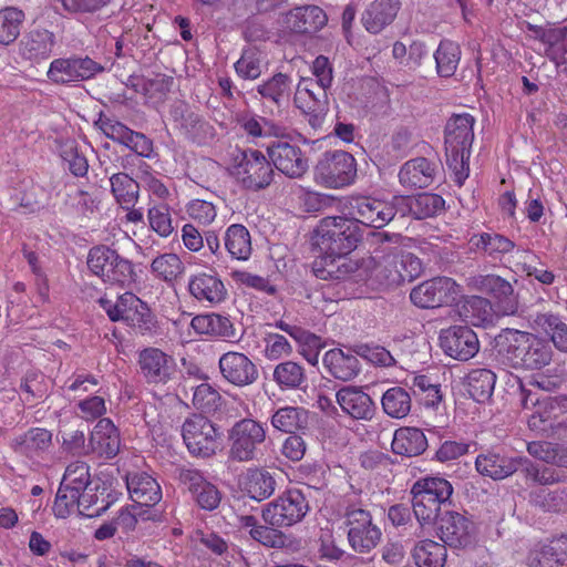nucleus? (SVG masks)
I'll return each mask as SVG.
<instances>
[{
  "label": "nucleus",
  "mask_w": 567,
  "mask_h": 567,
  "mask_svg": "<svg viewBox=\"0 0 567 567\" xmlns=\"http://www.w3.org/2000/svg\"><path fill=\"white\" fill-rule=\"evenodd\" d=\"M534 324L544 331L560 352L567 353V323L551 312H539L534 317Z\"/></svg>",
  "instance_id": "35"
},
{
  "label": "nucleus",
  "mask_w": 567,
  "mask_h": 567,
  "mask_svg": "<svg viewBox=\"0 0 567 567\" xmlns=\"http://www.w3.org/2000/svg\"><path fill=\"white\" fill-rule=\"evenodd\" d=\"M400 9L399 0H374L362 16V22L370 33H379L391 24Z\"/></svg>",
  "instance_id": "29"
},
{
  "label": "nucleus",
  "mask_w": 567,
  "mask_h": 567,
  "mask_svg": "<svg viewBox=\"0 0 567 567\" xmlns=\"http://www.w3.org/2000/svg\"><path fill=\"white\" fill-rule=\"evenodd\" d=\"M316 181L338 189L351 185L357 177L355 158L346 151H328L315 167Z\"/></svg>",
  "instance_id": "10"
},
{
  "label": "nucleus",
  "mask_w": 567,
  "mask_h": 567,
  "mask_svg": "<svg viewBox=\"0 0 567 567\" xmlns=\"http://www.w3.org/2000/svg\"><path fill=\"white\" fill-rule=\"evenodd\" d=\"M452 484L443 477H425L413 484L412 509L422 528L434 526L452 506Z\"/></svg>",
  "instance_id": "5"
},
{
  "label": "nucleus",
  "mask_w": 567,
  "mask_h": 567,
  "mask_svg": "<svg viewBox=\"0 0 567 567\" xmlns=\"http://www.w3.org/2000/svg\"><path fill=\"white\" fill-rule=\"evenodd\" d=\"M221 377L235 386H247L258 379L256 364L244 353L229 351L224 353L218 361Z\"/></svg>",
  "instance_id": "20"
},
{
  "label": "nucleus",
  "mask_w": 567,
  "mask_h": 567,
  "mask_svg": "<svg viewBox=\"0 0 567 567\" xmlns=\"http://www.w3.org/2000/svg\"><path fill=\"white\" fill-rule=\"evenodd\" d=\"M309 502L300 489H288L262 507L261 516L272 527H290L301 522L309 512Z\"/></svg>",
  "instance_id": "9"
},
{
  "label": "nucleus",
  "mask_w": 567,
  "mask_h": 567,
  "mask_svg": "<svg viewBox=\"0 0 567 567\" xmlns=\"http://www.w3.org/2000/svg\"><path fill=\"white\" fill-rule=\"evenodd\" d=\"M480 474L493 480H503L519 470L516 457H507L496 453L480 454L475 461Z\"/></svg>",
  "instance_id": "31"
},
{
  "label": "nucleus",
  "mask_w": 567,
  "mask_h": 567,
  "mask_svg": "<svg viewBox=\"0 0 567 567\" xmlns=\"http://www.w3.org/2000/svg\"><path fill=\"white\" fill-rule=\"evenodd\" d=\"M440 341L443 351L458 361L472 359L480 350L478 338L467 326H453L442 330Z\"/></svg>",
  "instance_id": "18"
},
{
  "label": "nucleus",
  "mask_w": 567,
  "mask_h": 567,
  "mask_svg": "<svg viewBox=\"0 0 567 567\" xmlns=\"http://www.w3.org/2000/svg\"><path fill=\"white\" fill-rule=\"evenodd\" d=\"M125 322L135 328L141 334L152 333L156 328L155 317L152 315L147 305L138 297L131 313L126 316Z\"/></svg>",
  "instance_id": "51"
},
{
  "label": "nucleus",
  "mask_w": 567,
  "mask_h": 567,
  "mask_svg": "<svg viewBox=\"0 0 567 567\" xmlns=\"http://www.w3.org/2000/svg\"><path fill=\"white\" fill-rule=\"evenodd\" d=\"M315 231V245L322 254V259L313 265L316 277L323 280L355 279L357 264L343 257L358 247L363 238V228L349 215L328 216L320 220Z\"/></svg>",
  "instance_id": "1"
},
{
  "label": "nucleus",
  "mask_w": 567,
  "mask_h": 567,
  "mask_svg": "<svg viewBox=\"0 0 567 567\" xmlns=\"http://www.w3.org/2000/svg\"><path fill=\"white\" fill-rule=\"evenodd\" d=\"M87 267L104 282L122 288L130 287L136 280L133 264L109 246L92 247L87 255Z\"/></svg>",
  "instance_id": "7"
},
{
  "label": "nucleus",
  "mask_w": 567,
  "mask_h": 567,
  "mask_svg": "<svg viewBox=\"0 0 567 567\" xmlns=\"http://www.w3.org/2000/svg\"><path fill=\"white\" fill-rule=\"evenodd\" d=\"M381 404L385 414L393 419H402L410 413L412 399L404 388L393 386L383 393Z\"/></svg>",
  "instance_id": "45"
},
{
  "label": "nucleus",
  "mask_w": 567,
  "mask_h": 567,
  "mask_svg": "<svg viewBox=\"0 0 567 567\" xmlns=\"http://www.w3.org/2000/svg\"><path fill=\"white\" fill-rule=\"evenodd\" d=\"M87 446L99 457L110 460L117 455L121 446L120 433L110 419H100L90 435Z\"/></svg>",
  "instance_id": "24"
},
{
  "label": "nucleus",
  "mask_w": 567,
  "mask_h": 567,
  "mask_svg": "<svg viewBox=\"0 0 567 567\" xmlns=\"http://www.w3.org/2000/svg\"><path fill=\"white\" fill-rule=\"evenodd\" d=\"M461 48L451 40H442L434 53L437 74L442 78H451L454 75L460 60Z\"/></svg>",
  "instance_id": "43"
},
{
  "label": "nucleus",
  "mask_w": 567,
  "mask_h": 567,
  "mask_svg": "<svg viewBox=\"0 0 567 567\" xmlns=\"http://www.w3.org/2000/svg\"><path fill=\"white\" fill-rule=\"evenodd\" d=\"M148 221L151 228L161 237H168L174 230L169 208L166 205L150 208Z\"/></svg>",
  "instance_id": "61"
},
{
  "label": "nucleus",
  "mask_w": 567,
  "mask_h": 567,
  "mask_svg": "<svg viewBox=\"0 0 567 567\" xmlns=\"http://www.w3.org/2000/svg\"><path fill=\"white\" fill-rule=\"evenodd\" d=\"M237 74L245 80H256L262 73V56L256 48L244 50L240 59L235 63Z\"/></svg>",
  "instance_id": "52"
},
{
  "label": "nucleus",
  "mask_w": 567,
  "mask_h": 567,
  "mask_svg": "<svg viewBox=\"0 0 567 567\" xmlns=\"http://www.w3.org/2000/svg\"><path fill=\"white\" fill-rule=\"evenodd\" d=\"M327 21V14L320 7L309 4L286 12L280 25L285 32L311 35L321 30Z\"/></svg>",
  "instance_id": "19"
},
{
  "label": "nucleus",
  "mask_w": 567,
  "mask_h": 567,
  "mask_svg": "<svg viewBox=\"0 0 567 567\" xmlns=\"http://www.w3.org/2000/svg\"><path fill=\"white\" fill-rule=\"evenodd\" d=\"M184 443L194 456L210 457L216 454L221 437L220 429L202 414L187 417L182 426Z\"/></svg>",
  "instance_id": "11"
},
{
  "label": "nucleus",
  "mask_w": 567,
  "mask_h": 567,
  "mask_svg": "<svg viewBox=\"0 0 567 567\" xmlns=\"http://www.w3.org/2000/svg\"><path fill=\"white\" fill-rule=\"evenodd\" d=\"M177 478L192 494L197 505L205 511L216 509L221 501V493L216 485L207 481L204 474L196 468L181 467Z\"/></svg>",
  "instance_id": "16"
},
{
  "label": "nucleus",
  "mask_w": 567,
  "mask_h": 567,
  "mask_svg": "<svg viewBox=\"0 0 567 567\" xmlns=\"http://www.w3.org/2000/svg\"><path fill=\"white\" fill-rule=\"evenodd\" d=\"M412 556L419 567H444L447 557L446 545L424 539L414 546Z\"/></svg>",
  "instance_id": "39"
},
{
  "label": "nucleus",
  "mask_w": 567,
  "mask_h": 567,
  "mask_svg": "<svg viewBox=\"0 0 567 567\" xmlns=\"http://www.w3.org/2000/svg\"><path fill=\"white\" fill-rule=\"evenodd\" d=\"M391 447L394 454L414 457L426 450L427 440L420 429L400 427L394 432Z\"/></svg>",
  "instance_id": "32"
},
{
  "label": "nucleus",
  "mask_w": 567,
  "mask_h": 567,
  "mask_svg": "<svg viewBox=\"0 0 567 567\" xmlns=\"http://www.w3.org/2000/svg\"><path fill=\"white\" fill-rule=\"evenodd\" d=\"M276 480L272 474L264 468L249 470L246 475L245 491L258 502L270 497L276 489Z\"/></svg>",
  "instance_id": "40"
},
{
  "label": "nucleus",
  "mask_w": 567,
  "mask_h": 567,
  "mask_svg": "<svg viewBox=\"0 0 567 567\" xmlns=\"http://www.w3.org/2000/svg\"><path fill=\"white\" fill-rule=\"evenodd\" d=\"M247 136L257 137H281L285 135V127L262 116H243L238 121Z\"/></svg>",
  "instance_id": "46"
},
{
  "label": "nucleus",
  "mask_w": 567,
  "mask_h": 567,
  "mask_svg": "<svg viewBox=\"0 0 567 567\" xmlns=\"http://www.w3.org/2000/svg\"><path fill=\"white\" fill-rule=\"evenodd\" d=\"M471 285L482 293L489 295L499 302H505L507 311L516 310L514 288L504 278L496 275H480L471 279Z\"/></svg>",
  "instance_id": "30"
},
{
  "label": "nucleus",
  "mask_w": 567,
  "mask_h": 567,
  "mask_svg": "<svg viewBox=\"0 0 567 567\" xmlns=\"http://www.w3.org/2000/svg\"><path fill=\"white\" fill-rule=\"evenodd\" d=\"M435 525L440 539L450 547L464 548L473 543L474 523L451 507L445 509Z\"/></svg>",
  "instance_id": "15"
},
{
  "label": "nucleus",
  "mask_w": 567,
  "mask_h": 567,
  "mask_svg": "<svg viewBox=\"0 0 567 567\" xmlns=\"http://www.w3.org/2000/svg\"><path fill=\"white\" fill-rule=\"evenodd\" d=\"M545 44L546 56L557 65L567 62V24L551 28V32Z\"/></svg>",
  "instance_id": "53"
},
{
  "label": "nucleus",
  "mask_w": 567,
  "mask_h": 567,
  "mask_svg": "<svg viewBox=\"0 0 567 567\" xmlns=\"http://www.w3.org/2000/svg\"><path fill=\"white\" fill-rule=\"evenodd\" d=\"M265 354L269 360H278L292 353L289 341L279 333L268 332L265 337Z\"/></svg>",
  "instance_id": "63"
},
{
  "label": "nucleus",
  "mask_w": 567,
  "mask_h": 567,
  "mask_svg": "<svg viewBox=\"0 0 567 567\" xmlns=\"http://www.w3.org/2000/svg\"><path fill=\"white\" fill-rule=\"evenodd\" d=\"M533 503L545 512H566L567 511V487L555 491H540L533 495Z\"/></svg>",
  "instance_id": "55"
},
{
  "label": "nucleus",
  "mask_w": 567,
  "mask_h": 567,
  "mask_svg": "<svg viewBox=\"0 0 567 567\" xmlns=\"http://www.w3.org/2000/svg\"><path fill=\"white\" fill-rule=\"evenodd\" d=\"M440 165L426 157H415L405 162L399 172L401 185L409 189L431 186L440 174Z\"/></svg>",
  "instance_id": "22"
},
{
  "label": "nucleus",
  "mask_w": 567,
  "mask_h": 567,
  "mask_svg": "<svg viewBox=\"0 0 567 567\" xmlns=\"http://www.w3.org/2000/svg\"><path fill=\"white\" fill-rule=\"evenodd\" d=\"M278 528L270 525H259L257 528L249 529V535L267 547L281 548L286 544V536Z\"/></svg>",
  "instance_id": "62"
},
{
  "label": "nucleus",
  "mask_w": 567,
  "mask_h": 567,
  "mask_svg": "<svg viewBox=\"0 0 567 567\" xmlns=\"http://www.w3.org/2000/svg\"><path fill=\"white\" fill-rule=\"evenodd\" d=\"M111 190L123 209L134 207L138 199L140 186L125 173L113 174L110 178Z\"/></svg>",
  "instance_id": "42"
},
{
  "label": "nucleus",
  "mask_w": 567,
  "mask_h": 567,
  "mask_svg": "<svg viewBox=\"0 0 567 567\" xmlns=\"http://www.w3.org/2000/svg\"><path fill=\"white\" fill-rule=\"evenodd\" d=\"M348 215L359 226L382 228L395 216L389 202L372 196H351L347 202Z\"/></svg>",
  "instance_id": "12"
},
{
  "label": "nucleus",
  "mask_w": 567,
  "mask_h": 567,
  "mask_svg": "<svg viewBox=\"0 0 567 567\" xmlns=\"http://www.w3.org/2000/svg\"><path fill=\"white\" fill-rule=\"evenodd\" d=\"M322 363L329 375L343 382L353 380L361 371L359 359L350 350L344 351L340 348L327 351Z\"/></svg>",
  "instance_id": "26"
},
{
  "label": "nucleus",
  "mask_w": 567,
  "mask_h": 567,
  "mask_svg": "<svg viewBox=\"0 0 567 567\" xmlns=\"http://www.w3.org/2000/svg\"><path fill=\"white\" fill-rule=\"evenodd\" d=\"M338 522L350 548L358 554H369L381 542L382 532L361 501L347 496L339 505Z\"/></svg>",
  "instance_id": "3"
},
{
  "label": "nucleus",
  "mask_w": 567,
  "mask_h": 567,
  "mask_svg": "<svg viewBox=\"0 0 567 567\" xmlns=\"http://www.w3.org/2000/svg\"><path fill=\"white\" fill-rule=\"evenodd\" d=\"M458 285L449 277L425 280L411 290L410 299L419 308L429 309L449 305L456 299Z\"/></svg>",
  "instance_id": "14"
},
{
  "label": "nucleus",
  "mask_w": 567,
  "mask_h": 567,
  "mask_svg": "<svg viewBox=\"0 0 567 567\" xmlns=\"http://www.w3.org/2000/svg\"><path fill=\"white\" fill-rule=\"evenodd\" d=\"M412 216L415 219L434 217L444 209V199L437 194L423 193L413 198Z\"/></svg>",
  "instance_id": "50"
},
{
  "label": "nucleus",
  "mask_w": 567,
  "mask_h": 567,
  "mask_svg": "<svg viewBox=\"0 0 567 567\" xmlns=\"http://www.w3.org/2000/svg\"><path fill=\"white\" fill-rule=\"evenodd\" d=\"M532 567H567V536L551 540L530 556Z\"/></svg>",
  "instance_id": "33"
},
{
  "label": "nucleus",
  "mask_w": 567,
  "mask_h": 567,
  "mask_svg": "<svg viewBox=\"0 0 567 567\" xmlns=\"http://www.w3.org/2000/svg\"><path fill=\"white\" fill-rule=\"evenodd\" d=\"M496 374L488 369H475L467 375L466 389L478 403L487 402L494 392Z\"/></svg>",
  "instance_id": "37"
},
{
  "label": "nucleus",
  "mask_w": 567,
  "mask_h": 567,
  "mask_svg": "<svg viewBox=\"0 0 567 567\" xmlns=\"http://www.w3.org/2000/svg\"><path fill=\"white\" fill-rule=\"evenodd\" d=\"M221 395L208 383H200L194 389L193 404L196 409L210 412L217 409Z\"/></svg>",
  "instance_id": "60"
},
{
  "label": "nucleus",
  "mask_w": 567,
  "mask_h": 567,
  "mask_svg": "<svg viewBox=\"0 0 567 567\" xmlns=\"http://www.w3.org/2000/svg\"><path fill=\"white\" fill-rule=\"evenodd\" d=\"M56 43L53 32L47 29L29 31L20 43V51L24 59L30 61L48 60Z\"/></svg>",
  "instance_id": "28"
},
{
  "label": "nucleus",
  "mask_w": 567,
  "mask_h": 567,
  "mask_svg": "<svg viewBox=\"0 0 567 567\" xmlns=\"http://www.w3.org/2000/svg\"><path fill=\"white\" fill-rule=\"evenodd\" d=\"M104 71V66L90 56L59 58L50 63L48 79L55 84L85 81Z\"/></svg>",
  "instance_id": "13"
},
{
  "label": "nucleus",
  "mask_w": 567,
  "mask_h": 567,
  "mask_svg": "<svg viewBox=\"0 0 567 567\" xmlns=\"http://www.w3.org/2000/svg\"><path fill=\"white\" fill-rule=\"evenodd\" d=\"M269 162L290 178L301 177L308 169V159L298 145L276 141L266 146Z\"/></svg>",
  "instance_id": "17"
},
{
  "label": "nucleus",
  "mask_w": 567,
  "mask_h": 567,
  "mask_svg": "<svg viewBox=\"0 0 567 567\" xmlns=\"http://www.w3.org/2000/svg\"><path fill=\"white\" fill-rule=\"evenodd\" d=\"M292 80L288 74L278 72L262 84L257 86V92L262 99L281 105L284 101H288L291 94Z\"/></svg>",
  "instance_id": "44"
},
{
  "label": "nucleus",
  "mask_w": 567,
  "mask_h": 567,
  "mask_svg": "<svg viewBox=\"0 0 567 567\" xmlns=\"http://www.w3.org/2000/svg\"><path fill=\"white\" fill-rule=\"evenodd\" d=\"M475 118L468 113L454 114L444 128L446 164L453 172V181L462 186L470 174L471 147L474 141Z\"/></svg>",
  "instance_id": "4"
},
{
  "label": "nucleus",
  "mask_w": 567,
  "mask_h": 567,
  "mask_svg": "<svg viewBox=\"0 0 567 567\" xmlns=\"http://www.w3.org/2000/svg\"><path fill=\"white\" fill-rule=\"evenodd\" d=\"M537 410L540 412V416H544L551 423L553 420L567 412V395H544Z\"/></svg>",
  "instance_id": "64"
},
{
  "label": "nucleus",
  "mask_w": 567,
  "mask_h": 567,
  "mask_svg": "<svg viewBox=\"0 0 567 567\" xmlns=\"http://www.w3.org/2000/svg\"><path fill=\"white\" fill-rule=\"evenodd\" d=\"M182 133L197 144L208 143L215 137V128L198 113L193 116L192 122Z\"/></svg>",
  "instance_id": "59"
},
{
  "label": "nucleus",
  "mask_w": 567,
  "mask_h": 567,
  "mask_svg": "<svg viewBox=\"0 0 567 567\" xmlns=\"http://www.w3.org/2000/svg\"><path fill=\"white\" fill-rule=\"evenodd\" d=\"M231 174L244 188L255 192L268 187L275 175L271 163L257 150H238Z\"/></svg>",
  "instance_id": "8"
},
{
  "label": "nucleus",
  "mask_w": 567,
  "mask_h": 567,
  "mask_svg": "<svg viewBox=\"0 0 567 567\" xmlns=\"http://www.w3.org/2000/svg\"><path fill=\"white\" fill-rule=\"evenodd\" d=\"M471 243L478 251L493 258L499 259L503 255L511 252L515 244L509 238L495 231L474 235Z\"/></svg>",
  "instance_id": "38"
},
{
  "label": "nucleus",
  "mask_w": 567,
  "mask_h": 567,
  "mask_svg": "<svg viewBox=\"0 0 567 567\" xmlns=\"http://www.w3.org/2000/svg\"><path fill=\"white\" fill-rule=\"evenodd\" d=\"M224 247L233 259H249L252 251L249 230L241 224L228 226L224 235Z\"/></svg>",
  "instance_id": "34"
},
{
  "label": "nucleus",
  "mask_w": 567,
  "mask_h": 567,
  "mask_svg": "<svg viewBox=\"0 0 567 567\" xmlns=\"http://www.w3.org/2000/svg\"><path fill=\"white\" fill-rule=\"evenodd\" d=\"M309 423L308 412L299 406H284L271 416V425L281 432L295 434L305 430Z\"/></svg>",
  "instance_id": "36"
},
{
  "label": "nucleus",
  "mask_w": 567,
  "mask_h": 567,
  "mask_svg": "<svg viewBox=\"0 0 567 567\" xmlns=\"http://www.w3.org/2000/svg\"><path fill=\"white\" fill-rule=\"evenodd\" d=\"M494 360L504 368L534 371L551 362L549 343L536 334L515 329H504L494 339Z\"/></svg>",
  "instance_id": "2"
},
{
  "label": "nucleus",
  "mask_w": 567,
  "mask_h": 567,
  "mask_svg": "<svg viewBox=\"0 0 567 567\" xmlns=\"http://www.w3.org/2000/svg\"><path fill=\"white\" fill-rule=\"evenodd\" d=\"M336 399L342 411L355 420H371L374 415V402L359 386L341 388L336 393Z\"/></svg>",
  "instance_id": "25"
},
{
  "label": "nucleus",
  "mask_w": 567,
  "mask_h": 567,
  "mask_svg": "<svg viewBox=\"0 0 567 567\" xmlns=\"http://www.w3.org/2000/svg\"><path fill=\"white\" fill-rule=\"evenodd\" d=\"M152 271L164 281L176 280L185 270V266L176 254H163L151 264Z\"/></svg>",
  "instance_id": "49"
},
{
  "label": "nucleus",
  "mask_w": 567,
  "mask_h": 567,
  "mask_svg": "<svg viewBox=\"0 0 567 567\" xmlns=\"http://www.w3.org/2000/svg\"><path fill=\"white\" fill-rule=\"evenodd\" d=\"M228 460L237 463L257 461L266 442L265 425L251 417L236 421L228 430Z\"/></svg>",
  "instance_id": "6"
},
{
  "label": "nucleus",
  "mask_w": 567,
  "mask_h": 567,
  "mask_svg": "<svg viewBox=\"0 0 567 567\" xmlns=\"http://www.w3.org/2000/svg\"><path fill=\"white\" fill-rule=\"evenodd\" d=\"M141 373L148 383L166 384L176 373V364L169 355L157 348H147L140 352Z\"/></svg>",
  "instance_id": "21"
},
{
  "label": "nucleus",
  "mask_w": 567,
  "mask_h": 567,
  "mask_svg": "<svg viewBox=\"0 0 567 567\" xmlns=\"http://www.w3.org/2000/svg\"><path fill=\"white\" fill-rule=\"evenodd\" d=\"M23 21L24 12L20 9L8 7L0 10V43H13L20 35Z\"/></svg>",
  "instance_id": "47"
},
{
  "label": "nucleus",
  "mask_w": 567,
  "mask_h": 567,
  "mask_svg": "<svg viewBox=\"0 0 567 567\" xmlns=\"http://www.w3.org/2000/svg\"><path fill=\"white\" fill-rule=\"evenodd\" d=\"M79 498L80 492L78 489L66 486L63 487L60 483L53 505L55 516L66 518L74 509L78 511Z\"/></svg>",
  "instance_id": "58"
},
{
  "label": "nucleus",
  "mask_w": 567,
  "mask_h": 567,
  "mask_svg": "<svg viewBox=\"0 0 567 567\" xmlns=\"http://www.w3.org/2000/svg\"><path fill=\"white\" fill-rule=\"evenodd\" d=\"M188 291L198 302L216 306L227 297V289L215 272H198L188 280Z\"/></svg>",
  "instance_id": "23"
},
{
  "label": "nucleus",
  "mask_w": 567,
  "mask_h": 567,
  "mask_svg": "<svg viewBox=\"0 0 567 567\" xmlns=\"http://www.w3.org/2000/svg\"><path fill=\"white\" fill-rule=\"evenodd\" d=\"M137 297L132 292H124L115 302L107 299H101V307L105 310L111 321H125L126 316L132 311V308Z\"/></svg>",
  "instance_id": "56"
},
{
  "label": "nucleus",
  "mask_w": 567,
  "mask_h": 567,
  "mask_svg": "<svg viewBox=\"0 0 567 567\" xmlns=\"http://www.w3.org/2000/svg\"><path fill=\"white\" fill-rule=\"evenodd\" d=\"M126 486L131 499L140 507H152L162 499L159 484L146 473H133L126 476Z\"/></svg>",
  "instance_id": "27"
},
{
  "label": "nucleus",
  "mask_w": 567,
  "mask_h": 567,
  "mask_svg": "<svg viewBox=\"0 0 567 567\" xmlns=\"http://www.w3.org/2000/svg\"><path fill=\"white\" fill-rule=\"evenodd\" d=\"M52 434L45 429H31L23 435L16 437L12 447L16 452L30 454L35 451H43L51 444Z\"/></svg>",
  "instance_id": "48"
},
{
  "label": "nucleus",
  "mask_w": 567,
  "mask_h": 567,
  "mask_svg": "<svg viewBox=\"0 0 567 567\" xmlns=\"http://www.w3.org/2000/svg\"><path fill=\"white\" fill-rule=\"evenodd\" d=\"M324 99L328 101L327 89H320L319 83L315 82L313 79L302 78L295 93V103L297 107L300 105H313L317 104V100Z\"/></svg>",
  "instance_id": "57"
},
{
  "label": "nucleus",
  "mask_w": 567,
  "mask_h": 567,
  "mask_svg": "<svg viewBox=\"0 0 567 567\" xmlns=\"http://www.w3.org/2000/svg\"><path fill=\"white\" fill-rule=\"evenodd\" d=\"M61 484L84 492L91 484L90 467L85 462L76 461L68 465Z\"/></svg>",
  "instance_id": "54"
},
{
  "label": "nucleus",
  "mask_w": 567,
  "mask_h": 567,
  "mask_svg": "<svg viewBox=\"0 0 567 567\" xmlns=\"http://www.w3.org/2000/svg\"><path fill=\"white\" fill-rule=\"evenodd\" d=\"M272 379L280 389L295 390L307 386L305 368L291 360L277 364L272 372Z\"/></svg>",
  "instance_id": "41"
}]
</instances>
